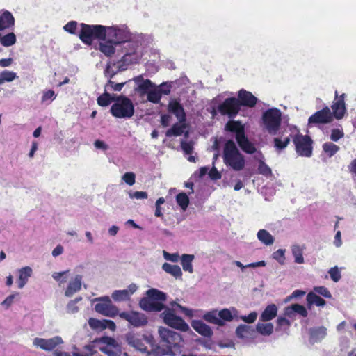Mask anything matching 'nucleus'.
Here are the masks:
<instances>
[{
	"label": "nucleus",
	"instance_id": "nucleus-1",
	"mask_svg": "<svg viewBox=\"0 0 356 356\" xmlns=\"http://www.w3.org/2000/svg\"><path fill=\"white\" fill-rule=\"evenodd\" d=\"M140 42L138 40H129L122 44V52L124 54L122 58L118 62V70L124 71L131 64L139 62L142 57V53L139 51Z\"/></svg>",
	"mask_w": 356,
	"mask_h": 356
},
{
	"label": "nucleus",
	"instance_id": "nucleus-2",
	"mask_svg": "<svg viewBox=\"0 0 356 356\" xmlns=\"http://www.w3.org/2000/svg\"><path fill=\"white\" fill-rule=\"evenodd\" d=\"M224 163L235 171L242 170L245 165L244 156L232 140L226 141L223 149Z\"/></svg>",
	"mask_w": 356,
	"mask_h": 356
},
{
	"label": "nucleus",
	"instance_id": "nucleus-3",
	"mask_svg": "<svg viewBox=\"0 0 356 356\" xmlns=\"http://www.w3.org/2000/svg\"><path fill=\"white\" fill-rule=\"evenodd\" d=\"M227 131L235 134L236 140L240 148L247 154H253L257 151L254 144L251 143L245 134V127L239 120H229L225 127Z\"/></svg>",
	"mask_w": 356,
	"mask_h": 356
},
{
	"label": "nucleus",
	"instance_id": "nucleus-4",
	"mask_svg": "<svg viewBox=\"0 0 356 356\" xmlns=\"http://www.w3.org/2000/svg\"><path fill=\"white\" fill-rule=\"evenodd\" d=\"M147 297L141 298L139 302L140 307L147 312H161L165 309V305L159 301L166 300V294L156 289L147 291Z\"/></svg>",
	"mask_w": 356,
	"mask_h": 356
},
{
	"label": "nucleus",
	"instance_id": "nucleus-5",
	"mask_svg": "<svg viewBox=\"0 0 356 356\" xmlns=\"http://www.w3.org/2000/svg\"><path fill=\"white\" fill-rule=\"evenodd\" d=\"M80 26L81 30L79 36L84 44H91L94 40H105L106 26L103 25H88L84 23H81Z\"/></svg>",
	"mask_w": 356,
	"mask_h": 356
},
{
	"label": "nucleus",
	"instance_id": "nucleus-6",
	"mask_svg": "<svg viewBox=\"0 0 356 356\" xmlns=\"http://www.w3.org/2000/svg\"><path fill=\"white\" fill-rule=\"evenodd\" d=\"M282 113L277 108H268L263 113L261 126L270 135H275L280 129Z\"/></svg>",
	"mask_w": 356,
	"mask_h": 356
},
{
	"label": "nucleus",
	"instance_id": "nucleus-7",
	"mask_svg": "<svg viewBox=\"0 0 356 356\" xmlns=\"http://www.w3.org/2000/svg\"><path fill=\"white\" fill-rule=\"evenodd\" d=\"M111 113L118 118H129L134 115V107L130 99L125 96L116 97L111 107Z\"/></svg>",
	"mask_w": 356,
	"mask_h": 356
},
{
	"label": "nucleus",
	"instance_id": "nucleus-8",
	"mask_svg": "<svg viewBox=\"0 0 356 356\" xmlns=\"http://www.w3.org/2000/svg\"><path fill=\"white\" fill-rule=\"evenodd\" d=\"M159 333L161 339V344L163 347L174 350L175 353L179 351V348L183 343V339L180 334L165 327H160Z\"/></svg>",
	"mask_w": 356,
	"mask_h": 356
},
{
	"label": "nucleus",
	"instance_id": "nucleus-9",
	"mask_svg": "<svg viewBox=\"0 0 356 356\" xmlns=\"http://www.w3.org/2000/svg\"><path fill=\"white\" fill-rule=\"evenodd\" d=\"M294 129L296 130V133L293 136L292 140L296 153L301 156L310 157L313 149V141L311 137L307 135H302L299 129Z\"/></svg>",
	"mask_w": 356,
	"mask_h": 356
},
{
	"label": "nucleus",
	"instance_id": "nucleus-10",
	"mask_svg": "<svg viewBox=\"0 0 356 356\" xmlns=\"http://www.w3.org/2000/svg\"><path fill=\"white\" fill-rule=\"evenodd\" d=\"M162 316L164 323L168 326L182 332L189 330L188 325L182 318L177 316L172 309H165L162 313Z\"/></svg>",
	"mask_w": 356,
	"mask_h": 356
},
{
	"label": "nucleus",
	"instance_id": "nucleus-11",
	"mask_svg": "<svg viewBox=\"0 0 356 356\" xmlns=\"http://www.w3.org/2000/svg\"><path fill=\"white\" fill-rule=\"evenodd\" d=\"M119 317L134 327H144L148 323L146 315L136 311L122 312L119 314Z\"/></svg>",
	"mask_w": 356,
	"mask_h": 356
},
{
	"label": "nucleus",
	"instance_id": "nucleus-12",
	"mask_svg": "<svg viewBox=\"0 0 356 356\" xmlns=\"http://www.w3.org/2000/svg\"><path fill=\"white\" fill-rule=\"evenodd\" d=\"M241 108L236 97L226 98L218 106V111L222 115H227L229 118H235Z\"/></svg>",
	"mask_w": 356,
	"mask_h": 356
},
{
	"label": "nucleus",
	"instance_id": "nucleus-13",
	"mask_svg": "<svg viewBox=\"0 0 356 356\" xmlns=\"http://www.w3.org/2000/svg\"><path fill=\"white\" fill-rule=\"evenodd\" d=\"M99 300L100 302L95 305V309L97 313L111 318L119 316L120 312H119L118 308L112 304L108 297L99 298Z\"/></svg>",
	"mask_w": 356,
	"mask_h": 356
},
{
	"label": "nucleus",
	"instance_id": "nucleus-14",
	"mask_svg": "<svg viewBox=\"0 0 356 356\" xmlns=\"http://www.w3.org/2000/svg\"><path fill=\"white\" fill-rule=\"evenodd\" d=\"M106 35L115 44H123L130 38L129 33L117 26H106Z\"/></svg>",
	"mask_w": 356,
	"mask_h": 356
},
{
	"label": "nucleus",
	"instance_id": "nucleus-15",
	"mask_svg": "<svg viewBox=\"0 0 356 356\" xmlns=\"http://www.w3.org/2000/svg\"><path fill=\"white\" fill-rule=\"evenodd\" d=\"M126 341L129 345L141 353H147L148 352L145 342H149V340L146 336H140L138 334L129 332L126 334Z\"/></svg>",
	"mask_w": 356,
	"mask_h": 356
},
{
	"label": "nucleus",
	"instance_id": "nucleus-16",
	"mask_svg": "<svg viewBox=\"0 0 356 356\" xmlns=\"http://www.w3.org/2000/svg\"><path fill=\"white\" fill-rule=\"evenodd\" d=\"M333 120V114L328 106L312 115L308 120V125L318 124H327Z\"/></svg>",
	"mask_w": 356,
	"mask_h": 356
},
{
	"label": "nucleus",
	"instance_id": "nucleus-17",
	"mask_svg": "<svg viewBox=\"0 0 356 356\" xmlns=\"http://www.w3.org/2000/svg\"><path fill=\"white\" fill-rule=\"evenodd\" d=\"M236 100L240 108L241 106L254 107L258 102V99L251 92L244 89H241L238 92Z\"/></svg>",
	"mask_w": 356,
	"mask_h": 356
},
{
	"label": "nucleus",
	"instance_id": "nucleus-18",
	"mask_svg": "<svg viewBox=\"0 0 356 356\" xmlns=\"http://www.w3.org/2000/svg\"><path fill=\"white\" fill-rule=\"evenodd\" d=\"M63 343L62 338L56 336L51 339H45L42 338H35L33 344L35 346L40 347L44 350H52L58 345Z\"/></svg>",
	"mask_w": 356,
	"mask_h": 356
},
{
	"label": "nucleus",
	"instance_id": "nucleus-19",
	"mask_svg": "<svg viewBox=\"0 0 356 356\" xmlns=\"http://www.w3.org/2000/svg\"><path fill=\"white\" fill-rule=\"evenodd\" d=\"M168 111L175 115L179 122H186V114L184 107L177 99H172L169 102Z\"/></svg>",
	"mask_w": 356,
	"mask_h": 356
},
{
	"label": "nucleus",
	"instance_id": "nucleus-20",
	"mask_svg": "<svg viewBox=\"0 0 356 356\" xmlns=\"http://www.w3.org/2000/svg\"><path fill=\"white\" fill-rule=\"evenodd\" d=\"M336 97L335 101L333 102L332 105V109L333 112V118L334 117L337 119H341L346 112V106L344 102V97L345 94H342L339 97H338L337 92H335Z\"/></svg>",
	"mask_w": 356,
	"mask_h": 356
},
{
	"label": "nucleus",
	"instance_id": "nucleus-21",
	"mask_svg": "<svg viewBox=\"0 0 356 356\" xmlns=\"http://www.w3.org/2000/svg\"><path fill=\"white\" fill-rule=\"evenodd\" d=\"M309 342L312 344L318 343L327 335V329L324 326L310 328L309 330Z\"/></svg>",
	"mask_w": 356,
	"mask_h": 356
},
{
	"label": "nucleus",
	"instance_id": "nucleus-22",
	"mask_svg": "<svg viewBox=\"0 0 356 356\" xmlns=\"http://www.w3.org/2000/svg\"><path fill=\"white\" fill-rule=\"evenodd\" d=\"M191 326L197 332L205 337H211L213 334L211 328L200 320L193 321Z\"/></svg>",
	"mask_w": 356,
	"mask_h": 356
},
{
	"label": "nucleus",
	"instance_id": "nucleus-23",
	"mask_svg": "<svg viewBox=\"0 0 356 356\" xmlns=\"http://www.w3.org/2000/svg\"><path fill=\"white\" fill-rule=\"evenodd\" d=\"M82 276L76 275L73 280H72L65 290V295L67 297H71L75 293L80 291L81 288Z\"/></svg>",
	"mask_w": 356,
	"mask_h": 356
},
{
	"label": "nucleus",
	"instance_id": "nucleus-24",
	"mask_svg": "<svg viewBox=\"0 0 356 356\" xmlns=\"http://www.w3.org/2000/svg\"><path fill=\"white\" fill-rule=\"evenodd\" d=\"M293 135L291 134L289 136H284V131L282 133L281 137H276L273 139L274 147L276 150L280 152L285 149L290 143Z\"/></svg>",
	"mask_w": 356,
	"mask_h": 356
},
{
	"label": "nucleus",
	"instance_id": "nucleus-25",
	"mask_svg": "<svg viewBox=\"0 0 356 356\" xmlns=\"http://www.w3.org/2000/svg\"><path fill=\"white\" fill-rule=\"evenodd\" d=\"M32 275V269L29 266H25L19 269L17 284L19 289L23 288L27 283L29 278Z\"/></svg>",
	"mask_w": 356,
	"mask_h": 356
},
{
	"label": "nucleus",
	"instance_id": "nucleus-26",
	"mask_svg": "<svg viewBox=\"0 0 356 356\" xmlns=\"http://www.w3.org/2000/svg\"><path fill=\"white\" fill-rule=\"evenodd\" d=\"M15 19L9 11H4L0 15V31L8 29L14 25Z\"/></svg>",
	"mask_w": 356,
	"mask_h": 356
},
{
	"label": "nucleus",
	"instance_id": "nucleus-27",
	"mask_svg": "<svg viewBox=\"0 0 356 356\" xmlns=\"http://www.w3.org/2000/svg\"><path fill=\"white\" fill-rule=\"evenodd\" d=\"M277 313V307L275 304L268 305L261 313L260 320L261 321H269L273 319Z\"/></svg>",
	"mask_w": 356,
	"mask_h": 356
},
{
	"label": "nucleus",
	"instance_id": "nucleus-28",
	"mask_svg": "<svg viewBox=\"0 0 356 356\" xmlns=\"http://www.w3.org/2000/svg\"><path fill=\"white\" fill-rule=\"evenodd\" d=\"M187 127L186 122H178L175 123L170 129L167 130L165 136L167 137L172 136H179L182 135L184 129Z\"/></svg>",
	"mask_w": 356,
	"mask_h": 356
},
{
	"label": "nucleus",
	"instance_id": "nucleus-29",
	"mask_svg": "<svg viewBox=\"0 0 356 356\" xmlns=\"http://www.w3.org/2000/svg\"><path fill=\"white\" fill-rule=\"evenodd\" d=\"M307 307L310 309L313 305L318 307H323L325 305L326 302L321 297L316 294L314 292L311 291L307 296Z\"/></svg>",
	"mask_w": 356,
	"mask_h": 356
},
{
	"label": "nucleus",
	"instance_id": "nucleus-30",
	"mask_svg": "<svg viewBox=\"0 0 356 356\" xmlns=\"http://www.w3.org/2000/svg\"><path fill=\"white\" fill-rule=\"evenodd\" d=\"M162 269L175 278H181L182 276L181 268L178 265H172L165 262L162 265Z\"/></svg>",
	"mask_w": 356,
	"mask_h": 356
},
{
	"label": "nucleus",
	"instance_id": "nucleus-31",
	"mask_svg": "<svg viewBox=\"0 0 356 356\" xmlns=\"http://www.w3.org/2000/svg\"><path fill=\"white\" fill-rule=\"evenodd\" d=\"M114 45H115V43L111 40H108L99 43V50L105 56L110 57L113 55L115 51Z\"/></svg>",
	"mask_w": 356,
	"mask_h": 356
},
{
	"label": "nucleus",
	"instance_id": "nucleus-32",
	"mask_svg": "<svg viewBox=\"0 0 356 356\" xmlns=\"http://www.w3.org/2000/svg\"><path fill=\"white\" fill-rule=\"evenodd\" d=\"M305 249V245L302 246L293 245L291 247L292 254L294 257V261L296 264H301L304 263L303 251Z\"/></svg>",
	"mask_w": 356,
	"mask_h": 356
},
{
	"label": "nucleus",
	"instance_id": "nucleus-33",
	"mask_svg": "<svg viewBox=\"0 0 356 356\" xmlns=\"http://www.w3.org/2000/svg\"><path fill=\"white\" fill-rule=\"evenodd\" d=\"M293 312L297 313L302 317H307L308 315L306 308L299 304H292L291 306L286 308V314L288 316H291Z\"/></svg>",
	"mask_w": 356,
	"mask_h": 356
},
{
	"label": "nucleus",
	"instance_id": "nucleus-34",
	"mask_svg": "<svg viewBox=\"0 0 356 356\" xmlns=\"http://www.w3.org/2000/svg\"><path fill=\"white\" fill-rule=\"evenodd\" d=\"M194 259V255L184 254L181 257V264L184 271L192 273L193 272L192 261Z\"/></svg>",
	"mask_w": 356,
	"mask_h": 356
},
{
	"label": "nucleus",
	"instance_id": "nucleus-35",
	"mask_svg": "<svg viewBox=\"0 0 356 356\" xmlns=\"http://www.w3.org/2000/svg\"><path fill=\"white\" fill-rule=\"evenodd\" d=\"M203 318L211 323L219 325V326H223L225 325V323L218 318V315L217 314L216 311H211L207 312L204 316Z\"/></svg>",
	"mask_w": 356,
	"mask_h": 356
},
{
	"label": "nucleus",
	"instance_id": "nucleus-36",
	"mask_svg": "<svg viewBox=\"0 0 356 356\" xmlns=\"http://www.w3.org/2000/svg\"><path fill=\"white\" fill-rule=\"evenodd\" d=\"M257 238L266 245H270L274 243L273 236L266 229H260L257 232Z\"/></svg>",
	"mask_w": 356,
	"mask_h": 356
},
{
	"label": "nucleus",
	"instance_id": "nucleus-37",
	"mask_svg": "<svg viewBox=\"0 0 356 356\" xmlns=\"http://www.w3.org/2000/svg\"><path fill=\"white\" fill-rule=\"evenodd\" d=\"M147 354V355L163 356L165 355H175V353L174 350L168 349L166 347L161 348V346H156L155 348H152L150 351L148 350Z\"/></svg>",
	"mask_w": 356,
	"mask_h": 356
},
{
	"label": "nucleus",
	"instance_id": "nucleus-38",
	"mask_svg": "<svg viewBox=\"0 0 356 356\" xmlns=\"http://www.w3.org/2000/svg\"><path fill=\"white\" fill-rule=\"evenodd\" d=\"M134 80L136 82L141 81V83L138 84L137 90L143 94L147 93L148 90L152 87V82L149 79L143 80L142 76H138Z\"/></svg>",
	"mask_w": 356,
	"mask_h": 356
},
{
	"label": "nucleus",
	"instance_id": "nucleus-39",
	"mask_svg": "<svg viewBox=\"0 0 356 356\" xmlns=\"http://www.w3.org/2000/svg\"><path fill=\"white\" fill-rule=\"evenodd\" d=\"M254 330L251 326L247 325H240L236 330V335L240 338H248Z\"/></svg>",
	"mask_w": 356,
	"mask_h": 356
},
{
	"label": "nucleus",
	"instance_id": "nucleus-40",
	"mask_svg": "<svg viewBox=\"0 0 356 356\" xmlns=\"http://www.w3.org/2000/svg\"><path fill=\"white\" fill-rule=\"evenodd\" d=\"M115 98H116V97H115V96L113 97L109 93L104 92V94H102V95L98 97L97 104L100 106H103V107L107 106L109 104H111L113 102H115Z\"/></svg>",
	"mask_w": 356,
	"mask_h": 356
},
{
	"label": "nucleus",
	"instance_id": "nucleus-41",
	"mask_svg": "<svg viewBox=\"0 0 356 356\" xmlns=\"http://www.w3.org/2000/svg\"><path fill=\"white\" fill-rule=\"evenodd\" d=\"M257 330L261 334L264 336H269L273 332V325L271 323H258L257 325Z\"/></svg>",
	"mask_w": 356,
	"mask_h": 356
},
{
	"label": "nucleus",
	"instance_id": "nucleus-42",
	"mask_svg": "<svg viewBox=\"0 0 356 356\" xmlns=\"http://www.w3.org/2000/svg\"><path fill=\"white\" fill-rule=\"evenodd\" d=\"M111 297L115 301H125L130 298V293L127 292V289L115 290L112 293Z\"/></svg>",
	"mask_w": 356,
	"mask_h": 356
},
{
	"label": "nucleus",
	"instance_id": "nucleus-43",
	"mask_svg": "<svg viewBox=\"0 0 356 356\" xmlns=\"http://www.w3.org/2000/svg\"><path fill=\"white\" fill-rule=\"evenodd\" d=\"M17 78V74L12 71L3 70L0 73V85L4 82H11Z\"/></svg>",
	"mask_w": 356,
	"mask_h": 356
},
{
	"label": "nucleus",
	"instance_id": "nucleus-44",
	"mask_svg": "<svg viewBox=\"0 0 356 356\" xmlns=\"http://www.w3.org/2000/svg\"><path fill=\"white\" fill-rule=\"evenodd\" d=\"M323 149L327 156L331 157L339 150V147L332 143H325L323 145Z\"/></svg>",
	"mask_w": 356,
	"mask_h": 356
},
{
	"label": "nucleus",
	"instance_id": "nucleus-45",
	"mask_svg": "<svg viewBox=\"0 0 356 356\" xmlns=\"http://www.w3.org/2000/svg\"><path fill=\"white\" fill-rule=\"evenodd\" d=\"M176 201L183 210H186L189 204V198L185 193H179L177 194Z\"/></svg>",
	"mask_w": 356,
	"mask_h": 356
},
{
	"label": "nucleus",
	"instance_id": "nucleus-46",
	"mask_svg": "<svg viewBox=\"0 0 356 356\" xmlns=\"http://www.w3.org/2000/svg\"><path fill=\"white\" fill-rule=\"evenodd\" d=\"M1 43L4 47H10L16 42V36L13 33H10L0 38Z\"/></svg>",
	"mask_w": 356,
	"mask_h": 356
},
{
	"label": "nucleus",
	"instance_id": "nucleus-47",
	"mask_svg": "<svg viewBox=\"0 0 356 356\" xmlns=\"http://www.w3.org/2000/svg\"><path fill=\"white\" fill-rule=\"evenodd\" d=\"M88 325L92 330L102 331L104 325V319L98 320L95 318H90L88 320Z\"/></svg>",
	"mask_w": 356,
	"mask_h": 356
},
{
	"label": "nucleus",
	"instance_id": "nucleus-48",
	"mask_svg": "<svg viewBox=\"0 0 356 356\" xmlns=\"http://www.w3.org/2000/svg\"><path fill=\"white\" fill-rule=\"evenodd\" d=\"M147 99L150 102L157 104L161 99V92L158 90H150L147 93Z\"/></svg>",
	"mask_w": 356,
	"mask_h": 356
},
{
	"label": "nucleus",
	"instance_id": "nucleus-49",
	"mask_svg": "<svg viewBox=\"0 0 356 356\" xmlns=\"http://www.w3.org/2000/svg\"><path fill=\"white\" fill-rule=\"evenodd\" d=\"M218 315V318L221 319L224 323L225 321H232L233 320L232 312L228 309H223L220 310Z\"/></svg>",
	"mask_w": 356,
	"mask_h": 356
},
{
	"label": "nucleus",
	"instance_id": "nucleus-50",
	"mask_svg": "<svg viewBox=\"0 0 356 356\" xmlns=\"http://www.w3.org/2000/svg\"><path fill=\"white\" fill-rule=\"evenodd\" d=\"M314 292L316 294H319V295H321L325 298H332V294L330 292V291L325 286H315L314 288Z\"/></svg>",
	"mask_w": 356,
	"mask_h": 356
},
{
	"label": "nucleus",
	"instance_id": "nucleus-51",
	"mask_svg": "<svg viewBox=\"0 0 356 356\" xmlns=\"http://www.w3.org/2000/svg\"><path fill=\"white\" fill-rule=\"evenodd\" d=\"M285 250L279 249L273 253V258L277 261L280 264H284L285 261Z\"/></svg>",
	"mask_w": 356,
	"mask_h": 356
},
{
	"label": "nucleus",
	"instance_id": "nucleus-52",
	"mask_svg": "<svg viewBox=\"0 0 356 356\" xmlns=\"http://www.w3.org/2000/svg\"><path fill=\"white\" fill-rule=\"evenodd\" d=\"M344 136V133L342 129H333L331 131L330 139L332 141L337 142Z\"/></svg>",
	"mask_w": 356,
	"mask_h": 356
},
{
	"label": "nucleus",
	"instance_id": "nucleus-53",
	"mask_svg": "<svg viewBox=\"0 0 356 356\" xmlns=\"http://www.w3.org/2000/svg\"><path fill=\"white\" fill-rule=\"evenodd\" d=\"M123 181L129 186L134 184L136 181V175L134 172H126L122 176Z\"/></svg>",
	"mask_w": 356,
	"mask_h": 356
},
{
	"label": "nucleus",
	"instance_id": "nucleus-54",
	"mask_svg": "<svg viewBox=\"0 0 356 356\" xmlns=\"http://www.w3.org/2000/svg\"><path fill=\"white\" fill-rule=\"evenodd\" d=\"M329 274L331 279L334 282H337L341 279V273L337 266L332 267L329 270Z\"/></svg>",
	"mask_w": 356,
	"mask_h": 356
},
{
	"label": "nucleus",
	"instance_id": "nucleus-55",
	"mask_svg": "<svg viewBox=\"0 0 356 356\" xmlns=\"http://www.w3.org/2000/svg\"><path fill=\"white\" fill-rule=\"evenodd\" d=\"M63 29L71 34H75L77 29V22L76 21H70L64 26Z\"/></svg>",
	"mask_w": 356,
	"mask_h": 356
},
{
	"label": "nucleus",
	"instance_id": "nucleus-56",
	"mask_svg": "<svg viewBox=\"0 0 356 356\" xmlns=\"http://www.w3.org/2000/svg\"><path fill=\"white\" fill-rule=\"evenodd\" d=\"M258 170L264 175H269L272 172L271 169L263 161H259Z\"/></svg>",
	"mask_w": 356,
	"mask_h": 356
},
{
	"label": "nucleus",
	"instance_id": "nucleus-57",
	"mask_svg": "<svg viewBox=\"0 0 356 356\" xmlns=\"http://www.w3.org/2000/svg\"><path fill=\"white\" fill-rule=\"evenodd\" d=\"M56 97L55 92L52 90H48L43 92L41 101L42 103L46 102L49 99L54 100Z\"/></svg>",
	"mask_w": 356,
	"mask_h": 356
},
{
	"label": "nucleus",
	"instance_id": "nucleus-58",
	"mask_svg": "<svg viewBox=\"0 0 356 356\" xmlns=\"http://www.w3.org/2000/svg\"><path fill=\"white\" fill-rule=\"evenodd\" d=\"M81 298H76L74 300H71L67 306V311L71 313H76L78 312V307L76 305L77 302L80 300Z\"/></svg>",
	"mask_w": 356,
	"mask_h": 356
},
{
	"label": "nucleus",
	"instance_id": "nucleus-59",
	"mask_svg": "<svg viewBox=\"0 0 356 356\" xmlns=\"http://www.w3.org/2000/svg\"><path fill=\"white\" fill-rule=\"evenodd\" d=\"M129 196L131 198L147 199L148 194L145 191H135L133 193H129Z\"/></svg>",
	"mask_w": 356,
	"mask_h": 356
},
{
	"label": "nucleus",
	"instance_id": "nucleus-60",
	"mask_svg": "<svg viewBox=\"0 0 356 356\" xmlns=\"http://www.w3.org/2000/svg\"><path fill=\"white\" fill-rule=\"evenodd\" d=\"M163 257L166 260L172 262H177L179 258V255L177 253L171 254L166 251H163Z\"/></svg>",
	"mask_w": 356,
	"mask_h": 356
},
{
	"label": "nucleus",
	"instance_id": "nucleus-61",
	"mask_svg": "<svg viewBox=\"0 0 356 356\" xmlns=\"http://www.w3.org/2000/svg\"><path fill=\"white\" fill-rule=\"evenodd\" d=\"M181 147L186 154H191L193 152V145L190 143L182 141L181 143Z\"/></svg>",
	"mask_w": 356,
	"mask_h": 356
},
{
	"label": "nucleus",
	"instance_id": "nucleus-62",
	"mask_svg": "<svg viewBox=\"0 0 356 356\" xmlns=\"http://www.w3.org/2000/svg\"><path fill=\"white\" fill-rule=\"evenodd\" d=\"M257 317V314L255 312L250 313L248 316H242V319L243 321L248 323H254Z\"/></svg>",
	"mask_w": 356,
	"mask_h": 356
},
{
	"label": "nucleus",
	"instance_id": "nucleus-63",
	"mask_svg": "<svg viewBox=\"0 0 356 356\" xmlns=\"http://www.w3.org/2000/svg\"><path fill=\"white\" fill-rule=\"evenodd\" d=\"M291 323L289 320L286 318L285 317L280 316L277 319V326L279 328H282L284 326L289 327Z\"/></svg>",
	"mask_w": 356,
	"mask_h": 356
},
{
	"label": "nucleus",
	"instance_id": "nucleus-64",
	"mask_svg": "<svg viewBox=\"0 0 356 356\" xmlns=\"http://www.w3.org/2000/svg\"><path fill=\"white\" fill-rule=\"evenodd\" d=\"M209 177L213 180H218L221 178V174L218 170L213 167L209 172Z\"/></svg>",
	"mask_w": 356,
	"mask_h": 356
}]
</instances>
